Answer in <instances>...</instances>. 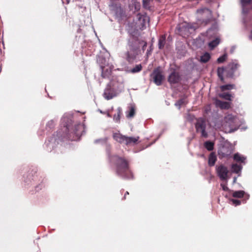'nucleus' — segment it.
<instances>
[{"label": "nucleus", "mask_w": 252, "mask_h": 252, "mask_svg": "<svg viewBox=\"0 0 252 252\" xmlns=\"http://www.w3.org/2000/svg\"><path fill=\"white\" fill-rule=\"evenodd\" d=\"M197 15L198 20L205 22L211 17V11L208 8H203L197 10Z\"/></svg>", "instance_id": "6e6552de"}, {"label": "nucleus", "mask_w": 252, "mask_h": 252, "mask_svg": "<svg viewBox=\"0 0 252 252\" xmlns=\"http://www.w3.org/2000/svg\"><path fill=\"white\" fill-rule=\"evenodd\" d=\"M234 159L237 162H240L241 163H245V160H246V157L243 156L239 154V153H236L234 155Z\"/></svg>", "instance_id": "393cba45"}, {"label": "nucleus", "mask_w": 252, "mask_h": 252, "mask_svg": "<svg viewBox=\"0 0 252 252\" xmlns=\"http://www.w3.org/2000/svg\"><path fill=\"white\" fill-rule=\"evenodd\" d=\"M139 139V136H137L135 137L126 136L125 143L127 145H130L132 144H135L137 142Z\"/></svg>", "instance_id": "aec40b11"}, {"label": "nucleus", "mask_w": 252, "mask_h": 252, "mask_svg": "<svg viewBox=\"0 0 252 252\" xmlns=\"http://www.w3.org/2000/svg\"><path fill=\"white\" fill-rule=\"evenodd\" d=\"M122 113V109L120 107H118L117 109V114H115L113 117V120L117 123L120 122V116Z\"/></svg>", "instance_id": "c85d7f7f"}, {"label": "nucleus", "mask_w": 252, "mask_h": 252, "mask_svg": "<svg viewBox=\"0 0 252 252\" xmlns=\"http://www.w3.org/2000/svg\"><path fill=\"white\" fill-rule=\"evenodd\" d=\"M152 50H153V49L152 48V47L151 46L150 47V49L149 50H147V56H148L149 55H150L151 54V52Z\"/></svg>", "instance_id": "49530a36"}, {"label": "nucleus", "mask_w": 252, "mask_h": 252, "mask_svg": "<svg viewBox=\"0 0 252 252\" xmlns=\"http://www.w3.org/2000/svg\"><path fill=\"white\" fill-rule=\"evenodd\" d=\"M239 125L238 119L231 114H228L224 117L222 124L225 131L228 132L236 130Z\"/></svg>", "instance_id": "20e7f679"}, {"label": "nucleus", "mask_w": 252, "mask_h": 252, "mask_svg": "<svg viewBox=\"0 0 252 252\" xmlns=\"http://www.w3.org/2000/svg\"><path fill=\"white\" fill-rule=\"evenodd\" d=\"M231 168L233 172L238 173L241 171L242 167L240 165H238L237 164H233L232 165Z\"/></svg>", "instance_id": "bb28decb"}, {"label": "nucleus", "mask_w": 252, "mask_h": 252, "mask_svg": "<svg viewBox=\"0 0 252 252\" xmlns=\"http://www.w3.org/2000/svg\"><path fill=\"white\" fill-rule=\"evenodd\" d=\"M220 88L222 91L231 90L233 88V85L230 84L223 85L220 87Z\"/></svg>", "instance_id": "c9c22d12"}, {"label": "nucleus", "mask_w": 252, "mask_h": 252, "mask_svg": "<svg viewBox=\"0 0 252 252\" xmlns=\"http://www.w3.org/2000/svg\"><path fill=\"white\" fill-rule=\"evenodd\" d=\"M152 77L154 83L157 85L159 86L161 85L162 81L163 79V76L159 70H155L152 74Z\"/></svg>", "instance_id": "9d476101"}, {"label": "nucleus", "mask_w": 252, "mask_h": 252, "mask_svg": "<svg viewBox=\"0 0 252 252\" xmlns=\"http://www.w3.org/2000/svg\"><path fill=\"white\" fill-rule=\"evenodd\" d=\"M126 194H128V192L126 191V194L125 195V197L126 196Z\"/></svg>", "instance_id": "603ef678"}, {"label": "nucleus", "mask_w": 252, "mask_h": 252, "mask_svg": "<svg viewBox=\"0 0 252 252\" xmlns=\"http://www.w3.org/2000/svg\"><path fill=\"white\" fill-rule=\"evenodd\" d=\"M193 43L196 45V47L199 48L202 45L203 42L200 38H196L193 40Z\"/></svg>", "instance_id": "473e14b6"}, {"label": "nucleus", "mask_w": 252, "mask_h": 252, "mask_svg": "<svg viewBox=\"0 0 252 252\" xmlns=\"http://www.w3.org/2000/svg\"><path fill=\"white\" fill-rule=\"evenodd\" d=\"M236 180H237V178L236 177H234L233 178V183H235L236 182Z\"/></svg>", "instance_id": "8fccbe9b"}, {"label": "nucleus", "mask_w": 252, "mask_h": 252, "mask_svg": "<svg viewBox=\"0 0 252 252\" xmlns=\"http://www.w3.org/2000/svg\"><path fill=\"white\" fill-rule=\"evenodd\" d=\"M124 89L123 77L121 76H113L104 90L103 96L107 100L111 99L121 93Z\"/></svg>", "instance_id": "f03ea898"}, {"label": "nucleus", "mask_w": 252, "mask_h": 252, "mask_svg": "<svg viewBox=\"0 0 252 252\" xmlns=\"http://www.w3.org/2000/svg\"><path fill=\"white\" fill-rule=\"evenodd\" d=\"M226 58H227V55L226 54H225L223 55L222 56H220V57H219L217 60V62L219 63H222L224 61H225Z\"/></svg>", "instance_id": "4c0bfd02"}, {"label": "nucleus", "mask_w": 252, "mask_h": 252, "mask_svg": "<svg viewBox=\"0 0 252 252\" xmlns=\"http://www.w3.org/2000/svg\"><path fill=\"white\" fill-rule=\"evenodd\" d=\"M66 118L65 116H64L63 117V118H62V121H63V122H65V124H64V126H65V127H66V129H68V128H68V127H69V125H68V122H66Z\"/></svg>", "instance_id": "79ce46f5"}, {"label": "nucleus", "mask_w": 252, "mask_h": 252, "mask_svg": "<svg viewBox=\"0 0 252 252\" xmlns=\"http://www.w3.org/2000/svg\"><path fill=\"white\" fill-rule=\"evenodd\" d=\"M134 4L135 5V9H138L140 7V3L137 2L136 0L134 1Z\"/></svg>", "instance_id": "37998d69"}, {"label": "nucleus", "mask_w": 252, "mask_h": 252, "mask_svg": "<svg viewBox=\"0 0 252 252\" xmlns=\"http://www.w3.org/2000/svg\"><path fill=\"white\" fill-rule=\"evenodd\" d=\"M126 117L127 118H132L135 114V109L134 107L131 106L129 110L126 112Z\"/></svg>", "instance_id": "7c9ffc66"}, {"label": "nucleus", "mask_w": 252, "mask_h": 252, "mask_svg": "<svg viewBox=\"0 0 252 252\" xmlns=\"http://www.w3.org/2000/svg\"><path fill=\"white\" fill-rule=\"evenodd\" d=\"M186 102V100L185 99H181L180 100H179L177 102H176L175 103V105L177 106V107H178L179 109L180 108V107L184 103H185Z\"/></svg>", "instance_id": "58836bf2"}, {"label": "nucleus", "mask_w": 252, "mask_h": 252, "mask_svg": "<svg viewBox=\"0 0 252 252\" xmlns=\"http://www.w3.org/2000/svg\"><path fill=\"white\" fill-rule=\"evenodd\" d=\"M57 142L56 139L55 137H51L48 141H46L45 143V145L47 148V151L51 152L54 150L57 145Z\"/></svg>", "instance_id": "4468645a"}, {"label": "nucleus", "mask_w": 252, "mask_h": 252, "mask_svg": "<svg viewBox=\"0 0 252 252\" xmlns=\"http://www.w3.org/2000/svg\"><path fill=\"white\" fill-rule=\"evenodd\" d=\"M83 129H84V126L81 124H78L76 125L74 130L75 137H73L71 139V140L76 141L79 140L82 135L81 132Z\"/></svg>", "instance_id": "ddd939ff"}, {"label": "nucleus", "mask_w": 252, "mask_h": 252, "mask_svg": "<svg viewBox=\"0 0 252 252\" xmlns=\"http://www.w3.org/2000/svg\"><path fill=\"white\" fill-rule=\"evenodd\" d=\"M142 69V66L141 64H137L134 67H133L130 70V72L132 73H137L141 71Z\"/></svg>", "instance_id": "72a5a7b5"}, {"label": "nucleus", "mask_w": 252, "mask_h": 252, "mask_svg": "<svg viewBox=\"0 0 252 252\" xmlns=\"http://www.w3.org/2000/svg\"><path fill=\"white\" fill-rule=\"evenodd\" d=\"M140 47H142V50L144 52L147 47V42L135 37L130 38L128 42L127 51L125 53V58L128 62H133L140 53Z\"/></svg>", "instance_id": "f257e3e1"}, {"label": "nucleus", "mask_w": 252, "mask_h": 252, "mask_svg": "<svg viewBox=\"0 0 252 252\" xmlns=\"http://www.w3.org/2000/svg\"><path fill=\"white\" fill-rule=\"evenodd\" d=\"M249 38L250 39H252V31H251V34H250V35L249 36Z\"/></svg>", "instance_id": "09e8293b"}, {"label": "nucleus", "mask_w": 252, "mask_h": 252, "mask_svg": "<svg viewBox=\"0 0 252 252\" xmlns=\"http://www.w3.org/2000/svg\"><path fill=\"white\" fill-rule=\"evenodd\" d=\"M107 116L109 117H111V115L109 113L107 114Z\"/></svg>", "instance_id": "3c124183"}, {"label": "nucleus", "mask_w": 252, "mask_h": 252, "mask_svg": "<svg viewBox=\"0 0 252 252\" xmlns=\"http://www.w3.org/2000/svg\"><path fill=\"white\" fill-rule=\"evenodd\" d=\"M107 140V138H103V139H96L94 141V143H98V142H102L103 143H105L106 142Z\"/></svg>", "instance_id": "a19ab883"}, {"label": "nucleus", "mask_w": 252, "mask_h": 252, "mask_svg": "<svg viewBox=\"0 0 252 252\" xmlns=\"http://www.w3.org/2000/svg\"><path fill=\"white\" fill-rule=\"evenodd\" d=\"M210 58V54L208 52H206L200 57L199 61L201 63H206L209 61Z\"/></svg>", "instance_id": "b1692460"}, {"label": "nucleus", "mask_w": 252, "mask_h": 252, "mask_svg": "<svg viewBox=\"0 0 252 252\" xmlns=\"http://www.w3.org/2000/svg\"><path fill=\"white\" fill-rule=\"evenodd\" d=\"M143 5L144 6H147L149 4V0H143Z\"/></svg>", "instance_id": "c03bdc74"}, {"label": "nucleus", "mask_w": 252, "mask_h": 252, "mask_svg": "<svg viewBox=\"0 0 252 252\" xmlns=\"http://www.w3.org/2000/svg\"><path fill=\"white\" fill-rule=\"evenodd\" d=\"M136 18L138 21V24L142 27L145 25L146 22H149V18L148 16L140 14L137 15Z\"/></svg>", "instance_id": "f3484780"}, {"label": "nucleus", "mask_w": 252, "mask_h": 252, "mask_svg": "<svg viewBox=\"0 0 252 252\" xmlns=\"http://www.w3.org/2000/svg\"><path fill=\"white\" fill-rule=\"evenodd\" d=\"M113 68V66L112 65L108 64L106 66H101V76L104 78H108L111 75Z\"/></svg>", "instance_id": "9b49d317"}, {"label": "nucleus", "mask_w": 252, "mask_h": 252, "mask_svg": "<svg viewBox=\"0 0 252 252\" xmlns=\"http://www.w3.org/2000/svg\"><path fill=\"white\" fill-rule=\"evenodd\" d=\"M55 126V121L53 120L49 121L46 124V128L51 129Z\"/></svg>", "instance_id": "e433bc0d"}, {"label": "nucleus", "mask_w": 252, "mask_h": 252, "mask_svg": "<svg viewBox=\"0 0 252 252\" xmlns=\"http://www.w3.org/2000/svg\"><path fill=\"white\" fill-rule=\"evenodd\" d=\"M206 122L203 118H199L197 119L195 124V128L197 132H200L201 136L204 137H207L208 133L206 131Z\"/></svg>", "instance_id": "0eeeda50"}, {"label": "nucleus", "mask_w": 252, "mask_h": 252, "mask_svg": "<svg viewBox=\"0 0 252 252\" xmlns=\"http://www.w3.org/2000/svg\"><path fill=\"white\" fill-rule=\"evenodd\" d=\"M204 147L209 151L213 150L214 142L210 141H207L204 143Z\"/></svg>", "instance_id": "a878e982"}, {"label": "nucleus", "mask_w": 252, "mask_h": 252, "mask_svg": "<svg viewBox=\"0 0 252 252\" xmlns=\"http://www.w3.org/2000/svg\"><path fill=\"white\" fill-rule=\"evenodd\" d=\"M216 172L218 176L222 181H226L228 179V170L223 164H220L216 166Z\"/></svg>", "instance_id": "1a4fd4ad"}, {"label": "nucleus", "mask_w": 252, "mask_h": 252, "mask_svg": "<svg viewBox=\"0 0 252 252\" xmlns=\"http://www.w3.org/2000/svg\"><path fill=\"white\" fill-rule=\"evenodd\" d=\"M232 202V204L235 206L239 205L241 204V201L239 200L231 199L230 200Z\"/></svg>", "instance_id": "ea45409f"}, {"label": "nucleus", "mask_w": 252, "mask_h": 252, "mask_svg": "<svg viewBox=\"0 0 252 252\" xmlns=\"http://www.w3.org/2000/svg\"><path fill=\"white\" fill-rule=\"evenodd\" d=\"M220 39L217 38L211 42H209L208 45L211 49H213L220 43Z\"/></svg>", "instance_id": "cd10ccee"}, {"label": "nucleus", "mask_w": 252, "mask_h": 252, "mask_svg": "<svg viewBox=\"0 0 252 252\" xmlns=\"http://www.w3.org/2000/svg\"><path fill=\"white\" fill-rule=\"evenodd\" d=\"M245 192L243 190L234 191L232 196L236 198H242L244 196Z\"/></svg>", "instance_id": "c756f323"}, {"label": "nucleus", "mask_w": 252, "mask_h": 252, "mask_svg": "<svg viewBox=\"0 0 252 252\" xmlns=\"http://www.w3.org/2000/svg\"><path fill=\"white\" fill-rule=\"evenodd\" d=\"M252 2V0H241V4L242 7V12L244 14H247L249 9L246 7L247 5Z\"/></svg>", "instance_id": "412c9836"}, {"label": "nucleus", "mask_w": 252, "mask_h": 252, "mask_svg": "<svg viewBox=\"0 0 252 252\" xmlns=\"http://www.w3.org/2000/svg\"><path fill=\"white\" fill-rule=\"evenodd\" d=\"M107 153L110 161L116 164V171L119 175L125 179H130L132 177L131 173L128 170V163L126 159L117 156L110 157L108 151H107Z\"/></svg>", "instance_id": "7ed1b4c3"}, {"label": "nucleus", "mask_w": 252, "mask_h": 252, "mask_svg": "<svg viewBox=\"0 0 252 252\" xmlns=\"http://www.w3.org/2000/svg\"><path fill=\"white\" fill-rule=\"evenodd\" d=\"M238 66L239 64L237 63H232L228 64L227 67H225V69L230 75H232L233 72L238 68Z\"/></svg>", "instance_id": "dca6fc26"}, {"label": "nucleus", "mask_w": 252, "mask_h": 252, "mask_svg": "<svg viewBox=\"0 0 252 252\" xmlns=\"http://www.w3.org/2000/svg\"><path fill=\"white\" fill-rule=\"evenodd\" d=\"M166 42L165 35H161L158 39V46L159 49H162L165 45Z\"/></svg>", "instance_id": "5701e85b"}, {"label": "nucleus", "mask_w": 252, "mask_h": 252, "mask_svg": "<svg viewBox=\"0 0 252 252\" xmlns=\"http://www.w3.org/2000/svg\"><path fill=\"white\" fill-rule=\"evenodd\" d=\"M168 81L171 84L177 83L180 80V76L178 72L173 71L169 76Z\"/></svg>", "instance_id": "2eb2a0df"}, {"label": "nucleus", "mask_w": 252, "mask_h": 252, "mask_svg": "<svg viewBox=\"0 0 252 252\" xmlns=\"http://www.w3.org/2000/svg\"><path fill=\"white\" fill-rule=\"evenodd\" d=\"M217 160V157L214 153H211L208 158V164L210 166H213L215 165Z\"/></svg>", "instance_id": "4be33fe9"}, {"label": "nucleus", "mask_w": 252, "mask_h": 252, "mask_svg": "<svg viewBox=\"0 0 252 252\" xmlns=\"http://www.w3.org/2000/svg\"><path fill=\"white\" fill-rule=\"evenodd\" d=\"M220 186L222 187L223 190H227V189H228L227 187L226 186H225L224 185L221 184Z\"/></svg>", "instance_id": "a18cd8bd"}, {"label": "nucleus", "mask_w": 252, "mask_h": 252, "mask_svg": "<svg viewBox=\"0 0 252 252\" xmlns=\"http://www.w3.org/2000/svg\"><path fill=\"white\" fill-rule=\"evenodd\" d=\"M116 18L119 21L122 20L125 17V12L121 6H116L113 9Z\"/></svg>", "instance_id": "f8f14e48"}, {"label": "nucleus", "mask_w": 252, "mask_h": 252, "mask_svg": "<svg viewBox=\"0 0 252 252\" xmlns=\"http://www.w3.org/2000/svg\"><path fill=\"white\" fill-rule=\"evenodd\" d=\"M197 27L198 26L196 24L185 22L178 24L176 29L180 34L188 35L189 33L194 32Z\"/></svg>", "instance_id": "39448f33"}, {"label": "nucleus", "mask_w": 252, "mask_h": 252, "mask_svg": "<svg viewBox=\"0 0 252 252\" xmlns=\"http://www.w3.org/2000/svg\"><path fill=\"white\" fill-rule=\"evenodd\" d=\"M216 105L221 109H228L230 107V102L216 100Z\"/></svg>", "instance_id": "a211bd4d"}, {"label": "nucleus", "mask_w": 252, "mask_h": 252, "mask_svg": "<svg viewBox=\"0 0 252 252\" xmlns=\"http://www.w3.org/2000/svg\"><path fill=\"white\" fill-rule=\"evenodd\" d=\"M235 47H234V46L232 47V48L231 49V50H230L231 52L233 53L234 52V51L235 50Z\"/></svg>", "instance_id": "de8ad7c7"}, {"label": "nucleus", "mask_w": 252, "mask_h": 252, "mask_svg": "<svg viewBox=\"0 0 252 252\" xmlns=\"http://www.w3.org/2000/svg\"><path fill=\"white\" fill-rule=\"evenodd\" d=\"M113 138L120 143H125L126 136L123 135L120 133H114L113 135Z\"/></svg>", "instance_id": "6ab92c4d"}, {"label": "nucleus", "mask_w": 252, "mask_h": 252, "mask_svg": "<svg viewBox=\"0 0 252 252\" xmlns=\"http://www.w3.org/2000/svg\"><path fill=\"white\" fill-rule=\"evenodd\" d=\"M224 71H226V70L225 69V68L223 67H219L218 69V74L219 77L221 81L223 80V76L222 74L224 72Z\"/></svg>", "instance_id": "2f4dec72"}, {"label": "nucleus", "mask_w": 252, "mask_h": 252, "mask_svg": "<svg viewBox=\"0 0 252 252\" xmlns=\"http://www.w3.org/2000/svg\"><path fill=\"white\" fill-rule=\"evenodd\" d=\"M232 153L231 145L228 142L221 144L218 150V154L220 158H227Z\"/></svg>", "instance_id": "423d86ee"}, {"label": "nucleus", "mask_w": 252, "mask_h": 252, "mask_svg": "<svg viewBox=\"0 0 252 252\" xmlns=\"http://www.w3.org/2000/svg\"><path fill=\"white\" fill-rule=\"evenodd\" d=\"M220 97L228 100H231V95L228 93H222L220 95Z\"/></svg>", "instance_id": "f704fd0d"}]
</instances>
